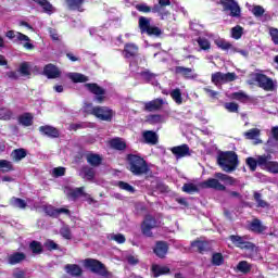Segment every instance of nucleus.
I'll return each instance as SVG.
<instances>
[{
  "label": "nucleus",
  "instance_id": "f257e3e1",
  "mask_svg": "<svg viewBox=\"0 0 278 278\" xmlns=\"http://www.w3.org/2000/svg\"><path fill=\"white\" fill-rule=\"evenodd\" d=\"M127 162L128 170L135 177H146V179L153 177V172L144 157L130 153L127 155Z\"/></svg>",
  "mask_w": 278,
  "mask_h": 278
},
{
  "label": "nucleus",
  "instance_id": "f03ea898",
  "mask_svg": "<svg viewBox=\"0 0 278 278\" xmlns=\"http://www.w3.org/2000/svg\"><path fill=\"white\" fill-rule=\"evenodd\" d=\"M215 178H208L202 182V188H211L212 190H217L218 192H225L227 191V187L225 185L220 184V181H224L227 186H236V178L223 174V173H215Z\"/></svg>",
  "mask_w": 278,
  "mask_h": 278
},
{
  "label": "nucleus",
  "instance_id": "7ed1b4c3",
  "mask_svg": "<svg viewBox=\"0 0 278 278\" xmlns=\"http://www.w3.org/2000/svg\"><path fill=\"white\" fill-rule=\"evenodd\" d=\"M217 164L224 173H233L238 168L240 161L236 152L227 151L218 154Z\"/></svg>",
  "mask_w": 278,
  "mask_h": 278
},
{
  "label": "nucleus",
  "instance_id": "20e7f679",
  "mask_svg": "<svg viewBox=\"0 0 278 278\" xmlns=\"http://www.w3.org/2000/svg\"><path fill=\"white\" fill-rule=\"evenodd\" d=\"M83 266L94 275H99L100 277L104 278H112V271L108 270L105 264L101 263V261L97 258H85L83 261Z\"/></svg>",
  "mask_w": 278,
  "mask_h": 278
},
{
  "label": "nucleus",
  "instance_id": "39448f33",
  "mask_svg": "<svg viewBox=\"0 0 278 278\" xmlns=\"http://www.w3.org/2000/svg\"><path fill=\"white\" fill-rule=\"evenodd\" d=\"M218 5H222V12L228 14L231 18H240L242 16V8L236 0H219Z\"/></svg>",
  "mask_w": 278,
  "mask_h": 278
},
{
  "label": "nucleus",
  "instance_id": "423d86ee",
  "mask_svg": "<svg viewBox=\"0 0 278 278\" xmlns=\"http://www.w3.org/2000/svg\"><path fill=\"white\" fill-rule=\"evenodd\" d=\"M230 244L236 247V249H241V251H251L255 253V243L249 241V237L240 235H230L228 237Z\"/></svg>",
  "mask_w": 278,
  "mask_h": 278
},
{
  "label": "nucleus",
  "instance_id": "0eeeda50",
  "mask_svg": "<svg viewBox=\"0 0 278 278\" xmlns=\"http://www.w3.org/2000/svg\"><path fill=\"white\" fill-rule=\"evenodd\" d=\"M139 29L141 34H147L148 36H155L156 38L162 36V29L157 26H151V20L146 16L139 17Z\"/></svg>",
  "mask_w": 278,
  "mask_h": 278
},
{
  "label": "nucleus",
  "instance_id": "6e6552de",
  "mask_svg": "<svg viewBox=\"0 0 278 278\" xmlns=\"http://www.w3.org/2000/svg\"><path fill=\"white\" fill-rule=\"evenodd\" d=\"M92 116H96L99 121L112 123V118L116 116V112L110 109V106H93Z\"/></svg>",
  "mask_w": 278,
  "mask_h": 278
},
{
  "label": "nucleus",
  "instance_id": "1a4fd4ad",
  "mask_svg": "<svg viewBox=\"0 0 278 278\" xmlns=\"http://www.w3.org/2000/svg\"><path fill=\"white\" fill-rule=\"evenodd\" d=\"M238 79V75L236 73L228 72L223 74L222 72H216L212 74L211 81L214 86H220V84H229V81H236Z\"/></svg>",
  "mask_w": 278,
  "mask_h": 278
},
{
  "label": "nucleus",
  "instance_id": "9d476101",
  "mask_svg": "<svg viewBox=\"0 0 278 278\" xmlns=\"http://www.w3.org/2000/svg\"><path fill=\"white\" fill-rule=\"evenodd\" d=\"M157 227V219L153 215H146L143 222L141 223V232L147 238H153L152 229Z\"/></svg>",
  "mask_w": 278,
  "mask_h": 278
},
{
  "label": "nucleus",
  "instance_id": "9b49d317",
  "mask_svg": "<svg viewBox=\"0 0 278 278\" xmlns=\"http://www.w3.org/2000/svg\"><path fill=\"white\" fill-rule=\"evenodd\" d=\"M85 87L91 94H94V101H97V103H103V101H105V89L99 86V84L87 83L85 84Z\"/></svg>",
  "mask_w": 278,
  "mask_h": 278
},
{
  "label": "nucleus",
  "instance_id": "f8f14e48",
  "mask_svg": "<svg viewBox=\"0 0 278 278\" xmlns=\"http://www.w3.org/2000/svg\"><path fill=\"white\" fill-rule=\"evenodd\" d=\"M255 81L258 84V88H262L266 92H273L275 90V81H273V78L267 77L266 74L256 73Z\"/></svg>",
  "mask_w": 278,
  "mask_h": 278
},
{
  "label": "nucleus",
  "instance_id": "ddd939ff",
  "mask_svg": "<svg viewBox=\"0 0 278 278\" xmlns=\"http://www.w3.org/2000/svg\"><path fill=\"white\" fill-rule=\"evenodd\" d=\"M43 212L47 214V216H50V218H60V214H65L66 216H71V210L68 208H56L53 205H46L43 206Z\"/></svg>",
  "mask_w": 278,
  "mask_h": 278
},
{
  "label": "nucleus",
  "instance_id": "4468645a",
  "mask_svg": "<svg viewBox=\"0 0 278 278\" xmlns=\"http://www.w3.org/2000/svg\"><path fill=\"white\" fill-rule=\"evenodd\" d=\"M168 242L166 241H156L155 245L153 248V253L159 257L160 260H164L166 255H168Z\"/></svg>",
  "mask_w": 278,
  "mask_h": 278
},
{
  "label": "nucleus",
  "instance_id": "2eb2a0df",
  "mask_svg": "<svg viewBox=\"0 0 278 278\" xmlns=\"http://www.w3.org/2000/svg\"><path fill=\"white\" fill-rule=\"evenodd\" d=\"M162 108H164V99L162 98H156L152 101L143 103L144 112H160Z\"/></svg>",
  "mask_w": 278,
  "mask_h": 278
},
{
  "label": "nucleus",
  "instance_id": "dca6fc26",
  "mask_svg": "<svg viewBox=\"0 0 278 278\" xmlns=\"http://www.w3.org/2000/svg\"><path fill=\"white\" fill-rule=\"evenodd\" d=\"M173 155L177 160H181V157H190V147L188 144H181V146H176L170 149Z\"/></svg>",
  "mask_w": 278,
  "mask_h": 278
},
{
  "label": "nucleus",
  "instance_id": "f3484780",
  "mask_svg": "<svg viewBox=\"0 0 278 278\" xmlns=\"http://www.w3.org/2000/svg\"><path fill=\"white\" fill-rule=\"evenodd\" d=\"M43 75L48 79H58L62 76V72L60 71V68H58V66L53 65L52 63H49L43 67Z\"/></svg>",
  "mask_w": 278,
  "mask_h": 278
},
{
  "label": "nucleus",
  "instance_id": "a211bd4d",
  "mask_svg": "<svg viewBox=\"0 0 278 278\" xmlns=\"http://www.w3.org/2000/svg\"><path fill=\"white\" fill-rule=\"evenodd\" d=\"M39 131L42 136H47V138H60V130L53 126H40Z\"/></svg>",
  "mask_w": 278,
  "mask_h": 278
},
{
  "label": "nucleus",
  "instance_id": "6ab92c4d",
  "mask_svg": "<svg viewBox=\"0 0 278 278\" xmlns=\"http://www.w3.org/2000/svg\"><path fill=\"white\" fill-rule=\"evenodd\" d=\"M174 73L175 75H181L185 79H194V70L191 67L176 66Z\"/></svg>",
  "mask_w": 278,
  "mask_h": 278
},
{
  "label": "nucleus",
  "instance_id": "aec40b11",
  "mask_svg": "<svg viewBox=\"0 0 278 278\" xmlns=\"http://www.w3.org/2000/svg\"><path fill=\"white\" fill-rule=\"evenodd\" d=\"M86 160L90 166L97 168L103 164V157L97 153L89 152L86 154Z\"/></svg>",
  "mask_w": 278,
  "mask_h": 278
},
{
  "label": "nucleus",
  "instance_id": "412c9836",
  "mask_svg": "<svg viewBox=\"0 0 278 278\" xmlns=\"http://www.w3.org/2000/svg\"><path fill=\"white\" fill-rule=\"evenodd\" d=\"M142 138H143L146 144L155 146L159 142L157 132L153 131V130L143 131Z\"/></svg>",
  "mask_w": 278,
  "mask_h": 278
},
{
  "label": "nucleus",
  "instance_id": "4be33fe9",
  "mask_svg": "<svg viewBox=\"0 0 278 278\" xmlns=\"http://www.w3.org/2000/svg\"><path fill=\"white\" fill-rule=\"evenodd\" d=\"M229 99L232 101H239V103H251V98L244 91H236L230 93Z\"/></svg>",
  "mask_w": 278,
  "mask_h": 278
},
{
  "label": "nucleus",
  "instance_id": "5701e85b",
  "mask_svg": "<svg viewBox=\"0 0 278 278\" xmlns=\"http://www.w3.org/2000/svg\"><path fill=\"white\" fill-rule=\"evenodd\" d=\"M27 258V255H25V253L23 252H14L13 254H11L8 258V263L11 266H16V264H21V262H25V260Z\"/></svg>",
  "mask_w": 278,
  "mask_h": 278
},
{
  "label": "nucleus",
  "instance_id": "b1692460",
  "mask_svg": "<svg viewBox=\"0 0 278 278\" xmlns=\"http://www.w3.org/2000/svg\"><path fill=\"white\" fill-rule=\"evenodd\" d=\"M151 273L154 278H157V277H162V275H168V273H170V268H168L167 266L153 264L151 266Z\"/></svg>",
  "mask_w": 278,
  "mask_h": 278
},
{
  "label": "nucleus",
  "instance_id": "393cba45",
  "mask_svg": "<svg viewBox=\"0 0 278 278\" xmlns=\"http://www.w3.org/2000/svg\"><path fill=\"white\" fill-rule=\"evenodd\" d=\"M65 271L67 273V275H71V277H81L84 273L81 267L77 264L65 265Z\"/></svg>",
  "mask_w": 278,
  "mask_h": 278
},
{
  "label": "nucleus",
  "instance_id": "a878e982",
  "mask_svg": "<svg viewBox=\"0 0 278 278\" xmlns=\"http://www.w3.org/2000/svg\"><path fill=\"white\" fill-rule=\"evenodd\" d=\"M18 124L23 127H31L34 125V116L31 113H24L17 117Z\"/></svg>",
  "mask_w": 278,
  "mask_h": 278
},
{
  "label": "nucleus",
  "instance_id": "bb28decb",
  "mask_svg": "<svg viewBox=\"0 0 278 278\" xmlns=\"http://www.w3.org/2000/svg\"><path fill=\"white\" fill-rule=\"evenodd\" d=\"M250 231H253V233H264L266 231V228L264 225H262V222L257 218H254L249 226Z\"/></svg>",
  "mask_w": 278,
  "mask_h": 278
},
{
  "label": "nucleus",
  "instance_id": "cd10ccee",
  "mask_svg": "<svg viewBox=\"0 0 278 278\" xmlns=\"http://www.w3.org/2000/svg\"><path fill=\"white\" fill-rule=\"evenodd\" d=\"M25 157H27V150L24 148H18L11 152V159L13 162H21L22 160H25Z\"/></svg>",
  "mask_w": 278,
  "mask_h": 278
},
{
  "label": "nucleus",
  "instance_id": "c85d7f7f",
  "mask_svg": "<svg viewBox=\"0 0 278 278\" xmlns=\"http://www.w3.org/2000/svg\"><path fill=\"white\" fill-rule=\"evenodd\" d=\"M193 249H197L199 253H205V251H210V243L207 241L195 240L191 243Z\"/></svg>",
  "mask_w": 278,
  "mask_h": 278
},
{
  "label": "nucleus",
  "instance_id": "c756f323",
  "mask_svg": "<svg viewBox=\"0 0 278 278\" xmlns=\"http://www.w3.org/2000/svg\"><path fill=\"white\" fill-rule=\"evenodd\" d=\"M214 45H216V47L218 49H222V51H229V50H233L236 48H233V45L225 39H215L214 40Z\"/></svg>",
  "mask_w": 278,
  "mask_h": 278
},
{
  "label": "nucleus",
  "instance_id": "7c9ffc66",
  "mask_svg": "<svg viewBox=\"0 0 278 278\" xmlns=\"http://www.w3.org/2000/svg\"><path fill=\"white\" fill-rule=\"evenodd\" d=\"M124 51L126 53V58H136V55H138V46L136 43H126Z\"/></svg>",
  "mask_w": 278,
  "mask_h": 278
},
{
  "label": "nucleus",
  "instance_id": "2f4dec72",
  "mask_svg": "<svg viewBox=\"0 0 278 278\" xmlns=\"http://www.w3.org/2000/svg\"><path fill=\"white\" fill-rule=\"evenodd\" d=\"M212 266H223L225 264V256L220 252H214L211 257Z\"/></svg>",
  "mask_w": 278,
  "mask_h": 278
},
{
  "label": "nucleus",
  "instance_id": "473e14b6",
  "mask_svg": "<svg viewBox=\"0 0 278 278\" xmlns=\"http://www.w3.org/2000/svg\"><path fill=\"white\" fill-rule=\"evenodd\" d=\"M81 173L84 174V177L85 179H87V181H94V177L97 175V172L94 170V168L90 166H84L81 168Z\"/></svg>",
  "mask_w": 278,
  "mask_h": 278
},
{
  "label": "nucleus",
  "instance_id": "72a5a7b5",
  "mask_svg": "<svg viewBox=\"0 0 278 278\" xmlns=\"http://www.w3.org/2000/svg\"><path fill=\"white\" fill-rule=\"evenodd\" d=\"M67 197L73 199V201H77L79 197H86V192H84V187H79L76 189H70Z\"/></svg>",
  "mask_w": 278,
  "mask_h": 278
},
{
  "label": "nucleus",
  "instance_id": "f704fd0d",
  "mask_svg": "<svg viewBox=\"0 0 278 278\" xmlns=\"http://www.w3.org/2000/svg\"><path fill=\"white\" fill-rule=\"evenodd\" d=\"M33 1L34 3H37L38 5H40V8H42L46 14H51V12H53V4H51L49 0H33Z\"/></svg>",
  "mask_w": 278,
  "mask_h": 278
},
{
  "label": "nucleus",
  "instance_id": "c9c22d12",
  "mask_svg": "<svg viewBox=\"0 0 278 278\" xmlns=\"http://www.w3.org/2000/svg\"><path fill=\"white\" fill-rule=\"evenodd\" d=\"M68 10H77L81 12V5H84L85 0H65Z\"/></svg>",
  "mask_w": 278,
  "mask_h": 278
},
{
  "label": "nucleus",
  "instance_id": "e433bc0d",
  "mask_svg": "<svg viewBox=\"0 0 278 278\" xmlns=\"http://www.w3.org/2000/svg\"><path fill=\"white\" fill-rule=\"evenodd\" d=\"M29 249L34 255H40L43 253L45 249L42 248V243L40 241H31L29 243Z\"/></svg>",
  "mask_w": 278,
  "mask_h": 278
},
{
  "label": "nucleus",
  "instance_id": "4c0bfd02",
  "mask_svg": "<svg viewBox=\"0 0 278 278\" xmlns=\"http://www.w3.org/2000/svg\"><path fill=\"white\" fill-rule=\"evenodd\" d=\"M197 42L201 51H210L212 49V43L210 42V39L205 37H199L197 39Z\"/></svg>",
  "mask_w": 278,
  "mask_h": 278
},
{
  "label": "nucleus",
  "instance_id": "58836bf2",
  "mask_svg": "<svg viewBox=\"0 0 278 278\" xmlns=\"http://www.w3.org/2000/svg\"><path fill=\"white\" fill-rule=\"evenodd\" d=\"M68 77L74 84H86V81H88V77L79 73H72Z\"/></svg>",
  "mask_w": 278,
  "mask_h": 278
},
{
  "label": "nucleus",
  "instance_id": "ea45409f",
  "mask_svg": "<svg viewBox=\"0 0 278 278\" xmlns=\"http://www.w3.org/2000/svg\"><path fill=\"white\" fill-rule=\"evenodd\" d=\"M111 147L112 149H115L116 151H125L127 149V143L125 141L121 140V138H115L111 140Z\"/></svg>",
  "mask_w": 278,
  "mask_h": 278
},
{
  "label": "nucleus",
  "instance_id": "a19ab883",
  "mask_svg": "<svg viewBox=\"0 0 278 278\" xmlns=\"http://www.w3.org/2000/svg\"><path fill=\"white\" fill-rule=\"evenodd\" d=\"M253 199H254L255 203H257L256 207L266 208V207L270 206V204H268V202H266V200L262 199V193H260L257 191H255L253 193Z\"/></svg>",
  "mask_w": 278,
  "mask_h": 278
},
{
  "label": "nucleus",
  "instance_id": "79ce46f5",
  "mask_svg": "<svg viewBox=\"0 0 278 278\" xmlns=\"http://www.w3.org/2000/svg\"><path fill=\"white\" fill-rule=\"evenodd\" d=\"M251 264H249L247 261H240L237 265V270L243 275H249V273H251Z\"/></svg>",
  "mask_w": 278,
  "mask_h": 278
},
{
  "label": "nucleus",
  "instance_id": "37998d69",
  "mask_svg": "<svg viewBox=\"0 0 278 278\" xmlns=\"http://www.w3.org/2000/svg\"><path fill=\"white\" fill-rule=\"evenodd\" d=\"M139 75L143 79V81H146L147 84H149L150 81H153V79H155V77H157L156 74L152 73L149 70H144V71L140 72Z\"/></svg>",
  "mask_w": 278,
  "mask_h": 278
},
{
  "label": "nucleus",
  "instance_id": "c03bdc74",
  "mask_svg": "<svg viewBox=\"0 0 278 278\" xmlns=\"http://www.w3.org/2000/svg\"><path fill=\"white\" fill-rule=\"evenodd\" d=\"M151 12L152 14H159L161 18H164V16H168V14H170V12L164 11L163 7L160 3L154 4L153 8H151Z\"/></svg>",
  "mask_w": 278,
  "mask_h": 278
},
{
  "label": "nucleus",
  "instance_id": "a18cd8bd",
  "mask_svg": "<svg viewBox=\"0 0 278 278\" xmlns=\"http://www.w3.org/2000/svg\"><path fill=\"white\" fill-rule=\"evenodd\" d=\"M11 205L13 207H18L20 210H25V207H27V202H25V200H23L21 198L13 197L11 199Z\"/></svg>",
  "mask_w": 278,
  "mask_h": 278
},
{
  "label": "nucleus",
  "instance_id": "49530a36",
  "mask_svg": "<svg viewBox=\"0 0 278 278\" xmlns=\"http://www.w3.org/2000/svg\"><path fill=\"white\" fill-rule=\"evenodd\" d=\"M14 113L10 109H0V121H12Z\"/></svg>",
  "mask_w": 278,
  "mask_h": 278
},
{
  "label": "nucleus",
  "instance_id": "de8ad7c7",
  "mask_svg": "<svg viewBox=\"0 0 278 278\" xmlns=\"http://www.w3.org/2000/svg\"><path fill=\"white\" fill-rule=\"evenodd\" d=\"M170 97H172L173 101H175V103H177V105H181V103H184V98H181V89H179V88L174 89L170 92Z\"/></svg>",
  "mask_w": 278,
  "mask_h": 278
},
{
  "label": "nucleus",
  "instance_id": "09e8293b",
  "mask_svg": "<svg viewBox=\"0 0 278 278\" xmlns=\"http://www.w3.org/2000/svg\"><path fill=\"white\" fill-rule=\"evenodd\" d=\"M0 168L2 169V173H12V170H14V165L8 160H0Z\"/></svg>",
  "mask_w": 278,
  "mask_h": 278
},
{
  "label": "nucleus",
  "instance_id": "8fccbe9b",
  "mask_svg": "<svg viewBox=\"0 0 278 278\" xmlns=\"http://www.w3.org/2000/svg\"><path fill=\"white\" fill-rule=\"evenodd\" d=\"M242 34H244V28H242V26L237 25L231 28V37L235 40H240V38H242Z\"/></svg>",
  "mask_w": 278,
  "mask_h": 278
},
{
  "label": "nucleus",
  "instance_id": "3c124183",
  "mask_svg": "<svg viewBox=\"0 0 278 278\" xmlns=\"http://www.w3.org/2000/svg\"><path fill=\"white\" fill-rule=\"evenodd\" d=\"M182 192H186L187 194H194V192H199V187L192 182L185 184L182 186Z\"/></svg>",
  "mask_w": 278,
  "mask_h": 278
},
{
  "label": "nucleus",
  "instance_id": "603ef678",
  "mask_svg": "<svg viewBox=\"0 0 278 278\" xmlns=\"http://www.w3.org/2000/svg\"><path fill=\"white\" fill-rule=\"evenodd\" d=\"M117 186L121 190H125L126 192H130V194H134V192H136V188H134V186L129 185V182H125L123 180H119L117 182Z\"/></svg>",
  "mask_w": 278,
  "mask_h": 278
},
{
  "label": "nucleus",
  "instance_id": "864d4df0",
  "mask_svg": "<svg viewBox=\"0 0 278 278\" xmlns=\"http://www.w3.org/2000/svg\"><path fill=\"white\" fill-rule=\"evenodd\" d=\"M18 71L23 77H29V75H31L28 62L21 63Z\"/></svg>",
  "mask_w": 278,
  "mask_h": 278
},
{
  "label": "nucleus",
  "instance_id": "5fc2aeb1",
  "mask_svg": "<svg viewBox=\"0 0 278 278\" xmlns=\"http://www.w3.org/2000/svg\"><path fill=\"white\" fill-rule=\"evenodd\" d=\"M245 164L247 166H249L250 170L252 173H255L257 170V160H255V157L253 156H249L247 160H245Z\"/></svg>",
  "mask_w": 278,
  "mask_h": 278
},
{
  "label": "nucleus",
  "instance_id": "6e6d98bb",
  "mask_svg": "<svg viewBox=\"0 0 278 278\" xmlns=\"http://www.w3.org/2000/svg\"><path fill=\"white\" fill-rule=\"evenodd\" d=\"M60 235L62 236V238H64L65 240H72L73 239V232L71 231V227L68 226H63L60 229Z\"/></svg>",
  "mask_w": 278,
  "mask_h": 278
},
{
  "label": "nucleus",
  "instance_id": "4d7b16f0",
  "mask_svg": "<svg viewBox=\"0 0 278 278\" xmlns=\"http://www.w3.org/2000/svg\"><path fill=\"white\" fill-rule=\"evenodd\" d=\"M224 108L230 113H238V110H240V105H238L236 102H226Z\"/></svg>",
  "mask_w": 278,
  "mask_h": 278
},
{
  "label": "nucleus",
  "instance_id": "13d9d810",
  "mask_svg": "<svg viewBox=\"0 0 278 278\" xmlns=\"http://www.w3.org/2000/svg\"><path fill=\"white\" fill-rule=\"evenodd\" d=\"M270 155H260L256 160L258 166H264V168L268 167V164H270Z\"/></svg>",
  "mask_w": 278,
  "mask_h": 278
},
{
  "label": "nucleus",
  "instance_id": "bf43d9fd",
  "mask_svg": "<svg viewBox=\"0 0 278 278\" xmlns=\"http://www.w3.org/2000/svg\"><path fill=\"white\" fill-rule=\"evenodd\" d=\"M245 138L248 140H255V138L260 137V129L257 128H252L250 130H248L245 134H244Z\"/></svg>",
  "mask_w": 278,
  "mask_h": 278
},
{
  "label": "nucleus",
  "instance_id": "052dcab7",
  "mask_svg": "<svg viewBox=\"0 0 278 278\" xmlns=\"http://www.w3.org/2000/svg\"><path fill=\"white\" fill-rule=\"evenodd\" d=\"M265 12H266V10H264V7H262V5H254L252 8V14L254 16H256V18H260V16H264Z\"/></svg>",
  "mask_w": 278,
  "mask_h": 278
},
{
  "label": "nucleus",
  "instance_id": "680f3d73",
  "mask_svg": "<svg viewBox=\"0 0 278 278\" xmlns=\"http://www.w3.org/2000/svg\"><path fill=\"white\" fill-rule=\"evenodd\" d=\"M266 170H268V173H273L274 175H278V163L275 161H269Z\"/></svg>",
  "mask_w": 278,
  "mask_h": 278
},
{
  "label": "nucleus",
  "instance_id": "e2e57ef3",
  "mask_svg": "<svg viewBox=\"0 0 278 278\" xmlns=\"http://www.w3.org/2000/svg\"><path fill=\"white\" fill-rule=\"evenodd\" d=\"M45 248L47 249V251H58V249H60L58 243H55L53 240H47L45 242Z\"/></svg>",
  "mask_w": 278,
  "mask_h": 278
},
{
  "label": "nucleus",
  "instance_id": "0e129e2a",
  "mask_svg": "<svg viewBox=\"0 0 278 278\" xmlns=\"http://www.w3.org/2000/svg\"><path fill=\"white\" fill-rule=\"evenodd\" d=\"M269 36L271 38V42L278 46V28L270 27L269 28Z\"/></svg>",
  "mask_w": 278,
  "mask_h": 278
},
{
  "label": "nucleus",
  "instance_id": "69168bd1",
  "mask_svg": "<svg viewBox=\"0 0 278 278\" xmlns=\"http://www.w3.org/2000/svg\"><path fill=\"white\" fill-rule=\"evenodd\" d=\"M136 10H138V12H142L143 14H149L151 13V7L141 3V4H137L136 5Z\"/></svg>",
  "mask_w": 278,
  "mask_h": 278
},
{
  "label": "nucleus",
  "instance_id": "338daca9",
  "mask_svg": "<svg viewBox=\"0 0 278 278\" xmlns=\"http://www.w3.org/2000/svg\"><path fill=\"white\" fill-rule=\"evenodd\" d=\"M66 175L65 167H55L53 168V176L54 177H64Z\"/></svg>",
  "mask_w": 278,
  "mask_h": 278
},
{
  "label": "nucleus",
  "instance_id": "774afa93",
  "mask_svg": "<svg viewBox=\"0 0 278 278\" xmlns=\"http://www.w3.org/2000/svg\"><path fill=\"white\" fill-rule=\"evenodd\" d=\"M148 121L150 123H152L153 125H155L157 123H162V115H160V114L150 115Z\"/></svg>",
  "mask_w": 278,
  "mask_h": 278
}]
</instances>
